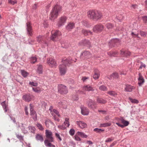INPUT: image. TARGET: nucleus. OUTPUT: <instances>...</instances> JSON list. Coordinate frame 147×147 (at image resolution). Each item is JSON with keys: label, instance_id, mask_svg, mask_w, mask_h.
I'll return each mask as SVG.
<instances>
[{"label": "nucleus", "instance_id": "c03bdc74", "mask_svg": "<svg viewBox=\"0 0 147 147\" xmlns=\"http://www.w3.org/2000/svg\"><path fill=\"white\" fill-rule=\"evenodd\" d=\"M100 90L102 91H106L107 90V88L106 86L104 85L100 86L99 88Z\"/></svg>", "mask_w": 147, "mask_h": 147}, {"label": "nucleus", "instance_id": "37998d69", "mask_svg": "<svg viewBox=\"0 0 147 147\" xmlns=\"http://www.w3.org/2000/svg\"><path fill=\"white\" fill-rule=\"evenodd\" d=\"M111 76L113 78L117 79L119 77V75L118 73H113L111 75Z\"/></svg>", "mask_w": 147, "mask_h": 147}, {"label": "nucleus", "instance_id": "f257e3e1", "mask_svg": "<svg viewBox=\"0 0 147 147\" xmlns=\"http://www.w3.org/2000/svg\"><path fill=\"white\" fill-rule=\"evenodd\" d=\"M61 11V7L58 5H56L53 7L50 15L49 18L51 20L54 21L56 18L59 15V13Z\"/></svg>", "mask_w": 147, "mask_h": 147}, {"label": "nucleus", "instance_id": "ddd939ff", "mask_svg": "<svg viewBox=\"0 0 147 147\" xmlns=\"http://www.w3.org/2000/svg\"><path fill=\"white\" fill-rule=\"evenodd\" d=\"M79 44L82 46H86L87 47H90L91 43L88 40L84 39L82 40L81 42L79 43Z\"/></svg>", "mask_w": 147, "mask_h": 147}, {"label": "nucleus", "instance_id": "a878e982", "mask_svg": "<svg viewBox=\"0 0 147 147\" xmlns=\"http://www.w3.org/2000/svg\"><path fill=\"white\" fill-rule=\"evenodd\" d=\"M121 122L123 124L124 127L127 126L129 124V123L128 121L125 120L123 117H121L120 119Z\"/></svg>", "mask_w": 147, "mask_h": 147}, {"label": "nucleus", "instance_id": "6e6d98bb", "mask_svg": "<svg viewBox=\"0 0 147 147\" xmlns=\"http://www.w3.org/2000/svg\"><path fill=\"white\" fill-rule=\"evenodd\" d=\"M116 18L118 20H119L120 21H121L123 19V17L121 15H118V16H117Z\"/></svg>", "mask_w": 147, "mask_h": 147}, {"label": "nucleus", "instance_id": "5fc2aeb1", "mask_svg": "<svg viewBox=\"0 0 147 147\" xmlns=\"http://www.w3.org/2000/svg\"><path fill=\"white\" fill-rule=\"evenodd\" d=\"M142 19L143 20L144 23H147V16H143L142 17Z\"/></svg>", "mask_w": 147, "mask_h": 147}, {"label": "nucleus", "instance_id": "bb28decb", "mask_svg": "<svg viewBox=\"0 0 147 147\" xmlns=\"http://www.w3.org/2000/svg\"><path fill=\"white\" fill-rule=\"evenodd\" d=\"M1 105L2 106L3 108V109L5 111V112H6L7 111V105L6 104V101H4L1 103Z\"/></svg>", "mask_w": 147, "mask_h": 147}, {"label": "nucleus", "instance_id": "c9c22d12", "mask_svg": "<svg viewBox=\"0 0 147 147\" xmlns=\"http://www.w3.org/2000/svg\"><path fill=\"white\" fill-rule=\"evenodd\" d=\"M106 27L108 29H111L114 27V25L111 23H107L106 25Z\"/></svg>", "mask_w": 147, "mask_h": 147}, {"label": "nucleus", "instance_id": "6e6552de", "mask_svg": "<svg viewBox=\"0 0 147 147\" xmlns=\"http://www.w3.org/2000/svg\"><path fill=\"white\" fill-rule=\"evenodd\" d=\"M67 17L65 16H62L59 18L58 22V26L60 27L64 24L67 20Z\"/></svg>", "mask_w": 147, "mask_h": 147}, {"label": "nucleus", "instance_id": "4468645a", "mask_svg": "<svg viewBox=\"0 0 147 147\" xmlns=\"http://www.w3.org/2000/svg\"><path fill=\"white\" fill-rule=\"evenodd\" d=\"M60 73L61 75H64L66 71V67L64 66L63 65H60L59 66Z\"/></svg>", "mask_w": 147, "mask_h": 147}, {"label": "nucleus", "instance_id": "a19ab883", "mask_svg": "<svg viewBox=\"0 0 147 147\" xmlns=\"http://www.w3.org/2000/svg\"><path fill=\"white\" fill-rule=\"evenodd\" d=\"M139 33L140 35L143 37H145L147 35V32L140 31Z\"/></svg>", "mask_w": 147, "mask_h": 147}, {"label": "nucleus", "instance_id": "de8ad7c7", "mask_svg": "<svg viewBox=\"0 0 147 147\" xmlns=\"http://www.w3.org/2000/svg\"><path fill=\"white\" fill-rule=\"evenodd\" d=\"M108 93L110 95L115 96L116 95H117V94L115 92L113 91H110L108 92Z\"/></svg>", "mask_w": 147, "mask_h": 147}, {"label": "nucleus", "instance_id": "8fccbe9b", "mask_svg": "<svg viewBox=\"0 0 147 147\" xmlns=\"http://www.w3.org/2000/svg\"><path fill=\"white\" fill-rule=\"evenodd\" d=\"M37 127H38V129L42 131L43 130L44 128L42 127V125L39 123H37Z\"/></svg>", "mask_w": 147, "mask_h": 147}, {"label": "nucleus", "instance_id": "603ef678", "mask_svg": "<svg viewBox=\"0 0 147 147\" xmlns=\"http://www.w3.org/2000/svg\"><path fill=\"white\" fill-rule=\"evenodd\" d=\"M72 98L73 100L76 101L78 100V98L76 95H74L72 96Z\"/></svg>", "mask_w": 147, "mask_h": 147}, {"label": "nucleus", "instance_id": "79ce46f5", "mask_svg": "<svg viewBox=\"0 0 147 147\" xmlns=\"http://www.w3.org/2000/svg\"><path fill=\"white\" fill-rule=\"evenodd\" d=\"M37 61L36 57H32L30 58V62L32 63H34Z\"/></svg>", "mask_w": 147, "mask_h": 147}, {"label": "nucleus", "instance_id": "bf43d9fd", "mask_svg": "<svg viewBox=\"0 0 147 147\" xmlns=\"http://www.w3.org/2000/svg\"><path fill=\"white\" fill-rule=\"evenodd\" d=\"M41 104H42V107H44V108L45 109L46 106L47 105V103L45 102L44 101H42L41 102Z\"/></svg>", "mask_w": 147, "mask_h": 147}, {"label": "nucleus", "instance_id": "423d86ee", "mask_svg": "<svg viewBox=\"0 0 147 147\" xmlns=\"http://www.w3.org/2000/svg\"><path fill=\"white\" fill-rule=\"evenodd\" d=\"M45 136L47 138L45 140H48L49 142H54V139L53 137L52 132L48 130H46Z\"/></svg>", "mask_w": 147, "mask_h": 147}, {"label": "nucleus", "instance_id": "412c9836", "mask_svg": "<svg viewBox=\"0 0 147 147\" xmlns=\"http://www.w3.org/2000/svg\"><path fill=\"white\" fill-rule=\"evenodd\" d=\"M77 124L81 128H84L87 127V124L81 121H77Z\"/></svg>", "mask_w": 147, "mask_h": 147}, {"label": "nucleus", "instance_id": "f03ea898", "mask_svg": "<svg viewBox=\"0 0 147 147\" xmlns=\"http://www.w3.org/2000/svg\"><path fill=\"white\" fill-rule=\"evenodd\" d=\"M87 14L89 18L96 21L100 19L102 16L101 13L99 12L93 10L89 11Z\"/></svg>", "mask_w": 147, "mask_h": 147}, {"label": "nucleus", "instance_id": "dca6fc26", "mask_svg": "<svg viewBox=\"0 0 147 147\" xmlns=\"http://www.w3.org/2000/svg\"><path fill=\"white\" fill-rule=\"evenodd\" d=\"M87 103H88V107L92 109H93V106L96 105L95 102L91 99L89 100Z\"/></svg>", "mask_w": 147, "mask_h": 147}, {"label": "nucleus", "instance_id": "09e8293b", "mask_svg": "<svg viewBox=\"0 0 147 147\" xmlns=\"http://www.w3.org/2000/svg\"><path fill=\"white\" fill-rule=\"evenodd\" d=\"M69 119H68L66 118H65V121L64 122V124L65 125H66V124H67V126L69 127Z\"/></svg>", "mask_w": 147, "mask_h": 147}, {"label": "nucleus", "instance_id": "473e14b6", "mask_svg": "<svg viewBox=\"0 0 147 147\" xmlns=\"http://www.w3.org/2000/svg\"><path fill=\"white\" fill-rule=\"evenodd\" d=\"M77 134L78 136H80L83 138H87V136L84 133L81 132L79 131H78L77 133Z\"/></svg>", "mask_w": 147, "mask_h": 147}, {"label": "nucleus", "instance_id": "e2e57ef3", "mask_svg": "<svg viewBox=\"0 0 147 147\" xmlns=\"http://www.w3.org/2000/svg\"><path fill=\"white\" fill-rule=\"evenodd\" d=\"M75 139L77 141H80L81 140V138L76 135L75 136Z\"/></svg>", "mask_w": 147, "mask_h": 147}, {"label": "nucleus", "instance_id": "680f3d73", "mask_svg": "<svg viewBox=\"0 0 147 147\" xmlns=\"http://www.w3.org/2000/svg\"><path fill=\"white\" fill-rule=\"evenodd\" d=\"M98 111L99 112L101 113L104 114H107V111L105 110H98Z\"/></svg>", "mask_w": 147, "mask_h": 147}, {"label": "nucleus", "instance_id": "72a5a7b5", "mask_svg": "<svg viewBox=\"0 0 147 147\" xmlns=\"http://www.w3.org/2000/svg\"><path fill=\"white\" fill-rule=\"evenodd\" d=\"M111 123H106L100 124V126L101 127H106L111 126Z\"/></svg>", "mask_w": 147, "mask_h": 147}, {"label": "nucleus", "instance_id": "58836bf2", "mask_svg": "<svg viewBox=\"0 0 147 147\" xmlns=\"http://www.w3.org/2000/svg\"><path fill=\"white\" fill-rule=\"evenodd\" d=\"M21 73L22 75L25 78L28 75V73L24 70H21Z\"/></svg>", "mask_w": 147, "mask_h": 147}, {"label": "nucleus", "instance_id": "864d4df0", "mask_svg": "<svg viewBox=\"0 0 147 147\" xmlns=\"http://www.w3.org/2000/svg\"><path fill=\"white\" fill-rule=\"evenodd\" d=\"M29 84L30 85L34 86H36L38 85V83L37 82H30Z\"/></svg>", "mask_w": 147, "mask_h": 147}, {"label": "nucleus", "instance_id": "4d7b16f0", "mask_svg": "<svg viewBox=\"0 0 147 147\" xmlns=\"http://www.w3.org/2000/svg\"><path fill=\"white\" fill-rule=\"evenodd\" d=\"M75 132V130L73 129H70L69 131V133L70 135L71 136H73L74 135Z\"/></svg>", "mask_w": 147, "mask_h": 147}, {"label": "nucleus", "instance_id": "774afa93", "mask_svg": "<svg viewBox=\"0 0 147 147\" xmlns=\"http://www.w3.org/2000/svg\"><path fill=\"white\" fill-rule=\"evenodd\" d=\"M83 24L84 26L86 27H88V24L87 22L83 21Z\"/></svg>", "mask_w": 147, "mask_h": 147}, {"label": "nucleus", "instance_id": "393cba45", "mask_svg": "<svg viewBox=\"0 0 147 147\" xmlns=\"http://www.w3.org/2000/svg\"><path fill=\"white\" fill-rule=\"evenodd\" d=\"M82 33L85 36H87L89 34H92V32L90 30H87L85 29H83L82 30Z\"/></svg>", "mask_w": 147, "mask_h": 147}, {"label": "nucleus", "instance_id": "9b49d317", "mask_svg": "<svg viewBox=\"0 0 147 147\" xmlns=\"http://www.w3.org/2000/svg\"><path fill=\"white\" fill-rule=\"evenodd\" d=\"M72 61L73 60L70 57L64 60L62 59V62H63V64L61 65H63L64 66L66 67V66L68 64H71L72 62Z\"/></svg>", "mask_w": 147, "mask_h": 147}, {"label": "nucleus", "instance_id": "f3484780", "mask_svg": "<svg viewBox=\"0 0 147 147\" xmlns=\"http://www.w3.org/2000/svg\"><path fill=\"white\" fill-rule=\"evenodd\" d=\"M32 96L30 94H26L23 96L22 98L25 101L29 102L32 99Z\"/></svg>", "mask_w": 147, "mask_h": 147}, {"label": "nucleus", "instance_id": "a18cd8bd", "mask_svg": "<svg viewBox=\"0 0 147 147\" xmlns=\"http://www.w3.org/2000/svg\"><path fill=\"white\" fill-rule=\"evenodd\" d=\"M16 136L17 137V138L19 139L20 140H22L23 141L24 140L23 139V136H22L21 135H19L18 134H16Z\"/></svg>", "mask_w": 147, "mask_h": 147}, {"label": "nucleus", "instance_id": "6ab92c4d", "mask_svg": "<svg viewBox=\"0 0 147 147\" xmlns=\"http://www.w3.org/2000/svg\"><path fill=\"white\" fill-rule=\"evenodd\" d=\"M120 55L121 56L126 57L129 56L131 55V53L128 51H124L122 50H120Z\"/></svg>", "mask_w": 147, "mask_h": 147}, {"label": "nucleus", "instance_id": "1a4fd4ad", "mask_svg": "<svg viewBox=\"0 0 147 147\" xmlns=\"http://www.w3.org/2000/svg\"><path fill=\"white\" fill-rule=\"evenodd\" d=\"M52 35L51 36L50 38L51 40L53 41L55 40V39L58 38L59 36L61 35V32L59 30H57L55 31L54 33L52 32Z\"/></svg>", "mask_w": 147, "mask_h": 147}, {"label": "nucleus", "instance_id": "4c0bfd02", "mask_svg": "<svg viewBox=\"0 0 147 147\" xmlns=\"http://www.w3.org/2000/svg\"><path fill=\"white\" fill-rule=\"evenodd\" d=\"M128 99L132 103L137 104L139 102V101L137 99H133L130 97H129Z\"/></svg>", "mask_w": 147, "mask_h": 147}, {"label": "nucleus", "instance_id": "052dcab7", "mask_svg": "<svg viewBox=\"0 0 147 147\" xmlns=\"http://www.w3.org/2000/svg\"><path fill=\"white\" fill-rule=\"evenodd\" d=\"M55 135L56 137L57 138H58L60 141H61L62 140L61 138V137L60 136L59 134L57 133H56L55 134Z\"/></svg>", "mask_w": 147, "mask_h": 147}, {"label": "nucleus", "instance_id": "5701e85b", "mask_svg": "<svg viewBox=\"0 0 147 147\" xmlns=\"http://www.w3.org/2000/svg\"><path fill=\"white\" fill-rule=\"evenodd\" d=\"M74 27V23H69L66 26V29L68 30H70Z\"/></svg>", "mask_w": 147, "mask_h": 147}, {"label": "nucleus", "instance_id": "39448f33", "mask_svg": "<svg viewBox=\"0 0 147 147\" xmlns=\"http://www.w3.org/2000/svg\"><path fill=\"white\" fill-rule=\"evenodd\" d=\"M91 57V54L89 52L85 51L81 53L80 58L81 60H86L90 58Z\"/></svg>", "mask_w": 147, "mask_h": 147}, {"label": "nucleus", "instance_id": "20e7f679", "mask_svg": "<svg viewBox=\"0 0 147 147\" xmlns=\"http://www.w3.org/2000/svg\"><path fill=\"white\" fill-rule=\"evenodd\" d=\"M58 92L61 94H66L68 92L66 87L61 84L58 85Z\"/></svg>", "mask_w": 147, "mask_h": 147}, {"label": "nucleus", "instance_id": "2f4dec72", "mask_svg": "<svg viewBox=\"0 0 147 147\" xmlns=\"http://www.w3.org/2000/svg\"><path fill=\"white\" fill-rule=\"evenodd\" d=\"M117 52L116 51L109 52L108 55L111 57H115L117 55Z\"/></svg>", "mask_w": 147, "mask_h": 147}, {"label": "nucleus", "instance_id": "ea45409f", "mask_svg": "<svg viewBox=\"0 0 147 147\" xmlns=\"http://www.w3.org/2000/svg\"><path fill=\"white\" fill-rule=\"evenodd\" d=\"M42 66L41 65H39L37 69V72L39 74H41L42 73Z\"/></svg>", "mask_w": 147, "mask_h": 147}, {"label": "nucleus", "instance_id": "e433bc0d", "mask_svg": "<svg viewBox=\"0 0 147 147\" xmlns=\"http://www.w3.org/2000/svg\"><path fill=\"white\" fill-rule=\"evenodd\" d=\"M22 125L21 127V129L22 132L24 134L28 133V131L26 129L25 126L23 123H22Z\"/></svg>", "mask_w": 147, "mask_h": 147}, {"label": "nucleus", "instance_id": "49530a36", "mask_svg": "<svg viewBox=\"0 0 147 147\" xmlns=\"http://www.w3.org/2000/svg\"><path fill=\"white\" fill-rule=\"evenodd\" d=\"M8 3L14 5V4L16 3H17V1L15 0L13 1L12 0H8Z\"/></svg>", "mask_w": 147, "mask_h": 147}, {"label": "nucleus", "instance_id": "9d476101", "mask_svg": "<svg viewBox=\"0 0 147 147\" xmlns=\"http://www.w3.org/2000/svg\"><path fill=\"white\" fill-rule=\"evenodd\" d=\"M47 63L52 67H55L56 66V63L55 60L53 58H49L47 59Z\"/></svg>", "mask_w": 147, "mask_h": 147}, {"label": "nucleus", "instance_id": "b1692460", "mask_svg": "<svg viewBox=\"0 0 147 147\" xmlns=\"http://www.w3.org/2000/svg\"><path fill=\"white\" fill-rule=\"evenodd\" d=\"M52 142H49L48 140H45L44 141L45 144L46 146L49 147H55V146L52 144L51 143Z\"/></svg>", "mask_w": 147, "mask_h": 147}, {"label": "nucleus", "instance_id": "c756f323", "mask_svg": "<svg viewBox=\"0 0 147 147\" xmlns=\"http://www.w3.org/2000/svg\"><path fill=\"white\" fill-rule=\"evenodd\" d=\"M30 115H34L35 114H36V112L33 110V107L31 105V104H30Z\"/></svg>", "mask_w": 147, "mask_h": 147}, {"label": "nucleus", "instance_id": "3c124183", "mask_svg": "<svg viewBox=\"0 0 147 147\" xmlns=\"http://www.w3.org/2000/svg\"><path fill=\"white\" fill-rule=\"evenodd\" d=\"M34 128H35L34 127H33L31 126L28 127V129L29 130H30L32 133H33L34 132V131H35V130H34Z\"/></svg>", "mask_w": 147, "mask_h": 147}, {"label": "nucleus", "instance_id": "69168bd1", "mask_svg": "<svg viewBox=\"0 0 147 147\" xmlns=\"http://www.w3.org/2000/svg\"><path fill=\"white\" fill-rule=\"evenodd\" d=\"M113 139L112 138H109L105 141L106 142H110L113 140Z\"/></svg>", "mask_w": 147, "mask_h": 147}, {"label": "nucleus", "instance_id": "2eb2a0df", "mask_svg": "<svg viewBox=\"0 0 147 147\" xmlns=\"http://www.w3.org/2000/svg\"><path fill=\"white\" fill-rule=\"evenodd\" d=\"M139 77L138 79V84L139 86H141L145 82L144 80L140 73L139 74Z\"/></svg>", "mask_w": 147, "mask_h": 147}, {"label": "nucleus", "instance_id": "aec40b11", "mask_svg": "<svg viewBox=\"0 0 147 147\" xmlns=\"http://www.w3.org/2000/svg\"><path fill=\"white\" fill-rule=\"evenodd\" d=\"M83 89L85 91H93L94 89L91 86L89 85H85L83 86Z\"/></svg>", "mask_w": 147, "mask_h": 147}, {"label": "nucleus", "instance_id": "7ed1b4c3", "mask_svg": "<svg viewBox=\"0 0 147 147\" xmlns=\"http://www.w3.org/2000/svg\"><path fill=\"white\" fill-rule=\"evenodd\" d=\"M121 41L117 38H114L109 42L108 45L110 48L117 47L120 45Z\"/></svg>", "mask_w": 147, "mask_h": 147}, {"label": "nucleus", "instance_id": "cd10ccee", "mask_svg": "<svg viewBox=\"0 0 147 147\" xmlns=\"http://www.w3.org/2000/svg\"><path fill=\"white\" fill-rule=\"evenodd\" d=\"M81 112L82 115H87L88 114V112L85 108H81Z\"/></svg>", "mask_w": 147, "mask_h": 147}, {"label": "nucleus", "instance_id": "13d9d810", "mask_svg": "<svg viewBox=\"0 0 147 147\" xmlns=\"http://www.w3.org/2000/svg\"><path fill=\"white\" fill-rule=\"evenodd\" d=\"M138 5L137 4H132L131 7V9H135L136 8H137Z\"/></svg>", "mask_w": 147, "mask_h": 147}, {"label": "nucleus", "instance_id": "a211bd4d", "mask_svg": "<svg viewBox=\"0 0 147 147\" xmlns=\"http://www.w3.org/2000/svg\"><path fill=\"white\" fill-rule=\"evenodd\" d=\"M94 74L93 76L94 79L95 80L98 79L100 76V72L99 71L96 69H95L94 70Z\"/></svg>", "mask_w": 147, "mask_h": 147}, {"label": "nucleus", "instance_id": "f704fd0d", "mask_svg": "<svg viewBox=\"0 0 147 147\" xmlns=\"http://www.w3.org/2000/svg\"><path fill=\"white\" fill-rule=\"evenodd\" d=\"M93 130L96 133L100 134L102 132L104 131H105V130L96 128L94 129Z\"/></svg>", "mask_w": 147, "mask_h": 147}, {"label": "nucleus", "instance_id": "f8f14e48", "mask_svg": "<svg viewBox=\"0 0 147 147\" xmlns=\"http://www.w3.org/2000/svg\"><path fill=\"white\" fill-rule=\"evenodd\" d=\"M26 25L27 34L28 35L31 36L32 35V29L30 22H27L26 23Z\"/></svg>", "mask_w": 147, "mask_h": 147}, {"label": "nucleus", "instance_id": "0eeeda50", "mask_svg": "<svg viewBox=\"0 0 147 147\" xmlns=\"http://www.w3.org/2000/svg\"><path fill=\"white\" fill-rule=\"evenodd\" d=\"M104 28V26L102 24H99L94 26L93 30L94 32H100L103 30Z\"/></svg>", "mask_w": 147, "mask_h": 147}, {"label": "nucleus", "instance_id": "338daca9", "mask_svg": "<svg viewBox=\"0 0 147 147\" xmlns=\"http://www.w3.org/2000/svg\"><path fill=\"white\" fill-rule=\"evenodd\" d=\"M77 92L78 94H85V93L83 91L80 90L78 91Z\"/></svg>", "mask_w": 147, "mask_h": 147}, {"label": "nucleus", "instance_id": "4be33fe9", "mask_svg": "<svg viewBox=\"0 0 147 147\" xmlns=\"http://www.w3.org/2000/svg\"><path fill=\"white\" fill-rule=\"evenodd\" d=\"M125 86L126 87L125 88V91L126 92H131L132 90L134 88L133 86H131L130 85L127 84Z\"/></svg>", "mask_w": 147, "mask_h": 147}, {"label": "nucleus", "instance_id": "0e129e2a", "mask_svg": "<svg viewBox=\"0 0 147 147\" xmlns=\"http://www.w3.org/2000/svg\"><path fill=\"white\" fill-rule=\"evenodd\" d=\"M58 127L61 129H64L66 128V127L63 125H59L58 126Z\"/></svg>", "mask_w": 147, "mask_h": 147}, {"label": "nucleus", "instance_id": "7c9ffc66", "mask_svg": "<svg viewBox=\"0 0 147 147\" xmlns=\"http://www.w3.org/2000/svg\"><path fill=\"white\" fill-rule=\"evenodd\" d=\"M36 138L37 140H40L41 142H42L43 141L42 136L39 134L36 135Z\"/></svg>", "mask_w": 147, "mask_h": 147}, {"label": "nucleus", "instance_id": "c85d7f7f", "mask_svg": "<svg viewBox=\"0 0 147 147\" xmlns=\"http://www.w3.org/2000/svg\"><path fill=\"white\" fill-rule=\"evenodd\" d=\"M97 102L101 104H105L107 102V101L102 98H97Z\"/></svg>", "mask_w": 147, "mask_h": 147}]
</instances>
